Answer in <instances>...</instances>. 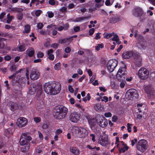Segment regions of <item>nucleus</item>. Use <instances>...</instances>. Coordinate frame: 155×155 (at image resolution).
<instances>
[{
    "instance_id": "12",
    "label": "nucleus",
    "mask_w": 155,
    "mask_h": 155,
    "mask_svg": "<svg viewBox=\"0 0 155 155\" xmlns=\"http://www.w3.org/2000/svg\"><path fill=\"white\" fill-rule=\"evenodd\" d=\"M27 119L24 117H20L18 119L16 122V124L20 128L25 126L28 124Z\"/></svg>"
},
{
    "instance_id": "30",
    "label": "nucleus",
    "mask_w": 155,
    "mask_h": 155,
    "mask_svg": "<svg viewBox=\"0 0 155 155\" xmlns=\"http://www.w3.org/2000/svg\"><path fill=\"white\" fill-rule=\"evenodd\" d=\"M30 145L29 144H27L25 146L24 148L21 149V150L23 152H28L30 149Z\"/></svg>"
},
{
    "instance_id": "14",
    "label": "nucleus",
    "mask_w": 155,
    "mask_h": 155,
    "mask_svg": "<svg viewBox=\"0 0 155 155\" xmlns=\"http://www.w3.org/2000/svg\"><path fill=\"white\" fill-rule=\"evenodd\" d=\"M133 15L135 17H138L142 15L143 14L142 9L139 8L137 7L132 10Z\"/></svg>"
},
{
    "instance_id": "13",
    "label": "nucleus",
    "mask_w": 155,
    "mask_h": 155,
    "mask_svg": "<svg viewBox=\"0 0 155 155\" xmlns=\"http://www.w3.org/2000/svg\"><path fill=\"white\" fill-rule=\"evenodd\" d=\"M37 91L39 92L40 93L42 91L41 86L40 85H36L35 84H31L29 88V92L30 94H32L37 91Z\"/></svg>"
},
{
    "instance_id": "56",
    "label": "nucleus",
    "mask_w": 155,
    "mask_h": 155,
    "mask_svg": "<svg viewBox=\"0 0 155 155\" xmlns=\"http://www.w3.org/2000/svg\"><path fill=\"white\" fill-rule=\"evenodd\" d=\"M41 11L40 10H37L35 12V14L36 16H38L40 15V14H41Z\"/></svg>"
},
{
    "instance_id": "27",
    "label": "nucleus",
    "mask_w": 155,
    "mask_h": 155,
    "mask_svg": "<svg viewBox=\"0 0 155 155\" xmlns=\"http://www.w3.org/2000/svg\"><path fill=\"white\" fill-rule=\"evenodd\" d=\"M142 42H138L137 43V47L140 50H145L146 48V47L143 44L141 43Z\"/></svg>"
},
{
    "instance_id": "63",
    "label": "nucleus",
    "mask_w": 155,
    "mask_h": 155,
    "mask_svg": "<svg viewBox=\"0 0 155 155\" xmlns=\"http://www.w3.org/2000/svg\"><path fill=\"white\" fill-rule=\"evenodd\" d=\"M58 44L57 43H55L53 44L52 45V47L54 48H58Z\"/></svg>"
},
{
    "instance_id": "17",
    "label": "nucleus",
    "mask_w": 155,
    "mask_h": 155,
    "mask_svg": "<svg viewBox=\"0 0 155 155\" xmlns=\"http://www.w3.org/2000/svg\"><path fill=\"white\" fill-rule=\"evenodd\" d=\"M133 50L124 51L122 54V58L125 59H129L132 56Z\"/></svg>"
},
{
    "instance_id": "20",
    "label": "nucleus",
    "mask_w": 155,
    "mask_h": 155,
    "mask_svg": "<svg viewBox=\"0 0 155 155\" xmlns=\"http://www.w3.org/2000/svg\"><path fill=\"white\" fill-rule=\"evenodd\" d=\"M88 17H80L76 18L75 19H71V21L74 22H81L84 20H88Z\"/></svg>"
},
{
    "instance_id": "46",
    "label": "nucleus",
    "mask_w": 155,
    "mask_h": 155,
    "mask_svg": "<svg viewBox=\"0 0 155 155\" xmlns=\"http://www.w3.org/2000/svg\"><path fill=\"white\" fill-rule=\"evenodd\" d=\"M137 138H135L134 140H131V145L132 146H133L137 143Z\"/></svg>"
},
{
    "instance_id": "40",
    "label": "nucleus",
    "mask_w": 155,
    "mask_h": 155,
    "mask_svg": "<svg viewBox=\"0 0 155 155\" xmlns=\"http://www.w3.org/2000/svg\"><path fill=\"white\" fill-rule=\"evenodd\" d=\"M17 15V17L18 20H21L23 18V14L21 12H18Z\"/></svg>"
},
{
    "instance_id": "22",
    "label": "nucleus",
    "mask_w": 155,
    "mask_h": 155,
    "mask_svg": "<svg viewBox=\"0 0 155 155\" xmlns=\"http://www.w3.org/2000/svg\"><path fill=\"white\" fill-rule=\"evenodd\" d=\"M70 151L75 155H78L80 153L79 150L76 147H71L70 148Z\"/></svg>"
},
{
    "instance_id": "32",
    "label": "nucleus",
    "mask_w": 155,
    "mask_h": 155,
    "mask_svg": "<svg viewBox=\"0 0 155 155\" xmlns=\"http://www.w3.org/2000/svg\"><path fill=\"white\" fill-rule=\"evenodd\" d=\"M11 10L15 12H20L23 11V9L20 8H12Z\"/></svg>"
},
{
    "instance_id": "41",
    "label": "nucleus",
    "mask_w": 155,
    "mask_h": 155,
    "mask_svg": "<svg viewBox=\"0 0 155 155\" xmlns=\"http://www.w3.org/2000/svg\"><path fill=\"white\" fill-rule=\"evenodd\" d=\"M47 27V28H51L52 29H55L56 28V25L53 24L48 25Z\"/></svg>"
},
{
    "instance_id": "36",
    "label": "nucleus",
    "mask_w": 155,
    "mask_h": 155,
    "mask_svg": "<svg viewBox=\"0 0 155 155\" xmlns=\"http://www.w3.org/2000/svg\"><path fill=\"white\" fill-rule=\"evenodd\" d=\"M112 81L111 79H110L111 80V82H110V84L111 85V86L113 88H115L117 86L115 82V79H114V78H113L112 79Z\"/></svg>"
},
{
    "instance_id": "61",
    "label": "nucleus",
    "mask_w": 155,
    "mask_h": 155,
    "mask_svg": "<svg viewBox=\"0 0 155 155\" xmlns=\"http://www.w3.org/2000/svg\"><path fill=\"white\" fill-rule=\"evenodd\" d=\"M48 3L49 4L52 5H54L55 4V2L54 0H49Z\"/></svg>"
},
{
    "instance_id": "37",
    "label": "nucleus",
    "mask_w": 155,
    "mask_h": 155,
    "mask_svg": "<svg viewBox=\"0 0 155 155\" xmlns=\"http://www.w3.org/2000/svg\"><path fill=\"white\" fill-rule=\"evenodd\" d=\"M25 50V46L23 45H21L19 46L18 51H23Z\"/></svg>"
},
{
    "instance_id": "33",
    "label": "nucleus",
    "mask_w": 155,
    "mask_h": 155,
    "mask_svg": "<svg viewBox=\"0 0 155 155\" xmlns=\"http://www.w3.org/2000/svg\"><path fill=\"white\" fill-rule=\"evenodd\" d=\"M104 45L103 44H98L95 47V49L97 51H99L100 48H104Z\"/></svg>"
},
{
    "instance_id": "23",
    "label": "nucleus",
    "mask_w": 155,
    "mask_h": 155,
    "mask_svg": "<svg viewBox=\"0 0 155 155\" xmlns=\"http://www.w3.org/2000/svg\"><path fill=\"white\" fill-rule=\"evenodd\" d=\"M26 53L29 57H32L35 53V50L32 48H30L27 50Z\"/></svg>"
},
{
    "instance_id": "16",
    "label": "nucleus",
    "mask_w": 155,
    "mask_h": 155,
    "mask_svg": "<svg viewBox=\"0 0 155 155\" xmlns=\"http://www.w3.org/2000/svg\"><path fill=\"white\" fill-rule=\"evenodd\" d=\"M107 135L105 134L100 136L99 143L102 146H105L107 144Z\"/></svg>"
},
{
    "instance_id": "6",
    "label": "nucleus",
    "mask_w": 155,
    "mask_h": 155,
    "mask_svg": "<svg viewBox=\"0 0 155 155\" xmlns=\"http://www.w3.org/2000/svg\"><path fill=\"white\" fill-rule=\"evenodd\" d=\"M148 146L147 141L144 139H141L137 142L136 148L138 150L143 153L147 149Z\"/></svg>"
},
{
    "instance_id": "31",
    "label": "nucleus",
    "mask_w": 155,
    "mask_h": 155,
    "mask_svg": "<svg viewBox=\"0 0 155 155\" xmlns=\"http://www.w3.org/2000/svg\"><path fill=\"white\" fill-rule=\"evenodd\" d=\"M144 91L147 94H150L151 92V87L149 86H146L144 88Z\"/></svg>"
},
{
    "instance_id": "24",
    "label": "nucleus",
    "mask_w": 155,
    "mask_h": 155,
    "mask_svg": "<svg viewBox=\"0 0 155 155\" xmlns=\"http://www.w3.org/2000/svg\"><path fill=\"white\" fill-rule=\"evenodd\" d=\"M94 109L97 111H100L104 109V107L99 104H96L94 107Z\"/></svg>"
},
{
    "instance_id": "21",
    "label": "nucleus",
    "mask_w": 155,
    "mask_h": 155,
    "mask_svg": "<svg viewBox=\"0 0 155 155\" xmlns=\"http://www.w3.org/2000/svg\"><path fill=\"white\" fill-rule=\"evenodd\" d=\"M109 21L110 23L114 24L119 21V19L116 16L113 15L110 17Z\"/></svg>"
},
{
    "instance_id": "43",
    "label": "nucleus",
    "mask_w": 155,
    "mask_h": 155,
    "mask_svg": "<svg viewBox=\"0 0 155 155\" xmlns=\"http://www.w3.org/2000/svg\"><path fill=\"white\" fill-rule=\"evenodd\" d=\"M42 149L41 147H38L37 149L36 150L35 153L37 154L40 153L41 152Z\"/></svg>"
},
{
    "instance_id": "15",
    "label": "nucleus",
    "mask_w": 155,
    "mask_h": 155,
    "mask_svg": "<svg viewBox=\"0 0 155 155\" xmlns=\"http://www.w3.org/2000/svg\"><path fill=\"white\" fill-rule=\"evenodd\" d=\"M73 39H72V38H65L59 39L58 42L59 43L64 45H68L71 43Z\"/></svg>"
},
{
    "instance_id": "54",
    "label": "nucleus",
    "mask_w": 155,
    "mask_h": 155,
    "mask_svg": "<svg viewBox=\"0 0 155 155\" xmlns=\"http://www.w3.org/2000/svg\"><path fill=\"white\" fill-rule=\"evenodd\" d=\"M100 33H98L96 34V35L94 38L96 40H98L101 38V36L100 35Z\"/></svg>"
},
{
    "instance_id": "49",
    "label": "nucleus",
    "mask_w": 155,
    "mask_h": 155,
    "mask_svg": "<svg viewBox=\"0 0 155 155\" xmlns=\"http://www.w3.org/2000/svg\"><path fill=\"white\" fill-rule=\"evenodd\" d=\"M47 14H48V17L50 18H51L54 16V13L51 12H47Z\"/></svg>"
},
{
    "instance_id": "39",
    "label": "nucleus",
    "mask_w": 155,
    "mask_h": 155,
    "mask_svg": "<svg viewBox=\"0 0 155 155\" xmlns=\"http://www.w3.org/2000/svg\"><path fill=\"white\" fill-rule=\"evenodd\" d=\"M54 68L55 69L57 70H58L61 68V64L60 63H58L56 64L54 66Z\"/></svg>"
},
{
    "instance_id": "28",
    "label": "nucleus",
    "mask_w": 155,
    "mask_h": 155,
    "mask_svg": "<svg viewBox=\"0 0 155 155\" xmlns=\"http://www.w3.org/2000/svg\"><path fill=\"white\" fill-rule=\"evenodd\" d=\"M30 31V26L28 25H26L24 27V30L23 31L24 33H28Z\"/></svg>"
},
{
    "instance_id": "38",
    "label": "nucleus",
    "mask_w": 155,
    "mask_h": 155,
    "mask_svg": "<svg viewBox=\"0 0 155 155\" xmlns=\"http://www.w3.org/2000/svg\"><path fill=\"white\" fill-rule=\"evenodd\" d=\"M119 38L118 36L117 35H115L112 38V40L113 41H116V43L119 42Z\"/></svg>"
},
{
    "instance_id": "59",
    "label": "nucleus",
    "mask_w": 155,
    "mask_h": 155,
    "mask_svg": "<svg viewBox=\"0 0 155 155\" xmlns=\"http://www.w3.org/2000/svg\"><path fill=\"white\" fill-rule=\"evenodd\" d=\"M62 132V130L61 129H58L55 131V133L57 135L60 134Z\"/></svg>"
},
{
    "instance_id": "7",
    "label": "nucleus",
    "mask_w": 155,
    "mask_h": 155,
    "mask_svg": "<svg viewBox=\"0 0 155 155\" xmlns=\"http://www.w3.org/2000/svg\"><path fill=\"white\" fill-rule=\"evenodd\" d=\"M126 97L128 100H135L138 97V94L137 90L134 89H131L126 92Z\"/></svg>"
},
{
    "instance_id": "5",
    "label": "nucleus",
    "mask_w": 155,
    "mask_h": 155,
    "mask_svg": "<svg viewBox=\"0 0 155 155\" xmlns=\"http://www.w3.org/2000/svg\"><path fill=\"white\" fill-rule=\"evenodd\" d=\"M67 111V108L64 106H56L54 112V117L57 119H62L66 116Z\"/></svg>"
},
{
    "instance_id": "8",
    "label": "nucleus",
    "mask_w": 155,
    "mask_h": 155,
    "mask_svg": "<svg viewBox=\"0 0 155 155\" xmlns=\"http://www.w3.org/2000/svg\"><path fill=\"white\" fill-rule=\"evenodd\" d=\"M132 53V56L134 59V63L137 67H140L142 65V59L140 54L139 52L134 51Z\"/></svg>"
},
{
    "instance_id": "34",
    "label": "nucleus",
    "mask_w": 155,
    "mask_h": 155,
    "mask_svg": "<svg viewBox=\"0 0 155 155\" xmlns=\"http://www.w3.org/2000/svg\"><path fill=\"white\" fill-rule=\"evenodd\" d=\"M7 23L9 24L12 20L13 17L12 16H11L10 14L9 13L7 15Z\"/></svg>"
},
{
    "instance_id": "19",
    "label": "nucleus",
    "mask_w": 155,
    "mask_h": 155,
    "mask_svg": "<svg viewBox=\"0 0 155 155\" xmlns=\"http://www.w3.org/2000/svg\"><path fill=\"white\" fill-rule=\"evenodd\" d=\"M138 31H136L135 32L134 37L136 38L138 42H143L144 39L142 36L137 34Z\"/></svg>"
},
{
    "instance_id": "29",
    "label": "nucleus",
    "mask_w": 155,
    "mask_h": 155,
    "mask_svg": "<svg viewBox=\"0 0 155 155\" xmlns=\"http://www.w3.org/2000/svg\"><path fill=\"white\" fill-rule=\"evenodd\" d=\"M129 148L128 146L127 145H126L125 146H124L123 148L119 149V152L120 153H124Z\"/></svg>"
},
{
    "instance_id": "11",
    "label": "nucleus",
    "mask_w": 155,
    "mask_h": 155,
    "mask_svg": "<svg viewBox=\"0 0 155 155\" xmlns=\"http://www.w3.org/2000/svg\"><path fill=\"white\" fill-rule=\"evenodd\" d=\"M80 115L77 112H74L71 113L69 117V120L74 123H77L80 119Z\"/></svg>"
},
{
    "instance_id": "9",
    "label": "nucleus",
    "mask_w": 155,
    "mask_h": 155,
    "mask_svg": "<svg viewBox=\"0 0 155 155\" xmlns=\"http://www.w3.org/2000/svg\"><path fill=\"white\" fill-rule=\"evenodd\" d=\"M118 61L115 59H110L107 62V70L110 73L114 71L118 64Z\"/></svg>"
},
{
    "instance_id": "58",
    "label": "nucleus",
    "mask_w": 155,
    "mask_h": 155,
    "mask_svg": "<svg viewBox=\"0 0 155 155\" xmlns=\"http://www.w3.org/2000/svg\"><path fill=\"white\" fill-rule=\"evenodd\" d=\"M53 51L52 49H51L48 50L47 51V54L48 56H49L50 54H53Z\"/></svg>"
},
{
    "instance_id": "2",
    "label": "nucleus",
    "mask_w": 155,
    "mask_h": 155,
    "mask_svg": "<svg viewBox=\"0 0 155 155\" xmlns=\"http://www.w3.org/2000/svg\"><path fill=\"white\" fill-rule=\"evenodd\" d=\"M91 128L92 129L98 124L101 127L104 128L106 126V119L103 116L97 115L95 117L88 115L86 117Z\"/></svg>"
},
{
    "instance_id": "50",
    "label": "nucleus",
    "mask_w": 155,
    "mask_h": 155,
    "mask_svg": "<svg viewBox=\"0 0 155 155\" xmlns=\"http://www.w3.org/2000/svg\"><path fill=\"white\" fill-rule=\"evenodd\" d=\"M34 120L35 123H38L40 121L41 119L39 117H36L34 118Z\"/></svg>"
},
{
    "instance_id": "55",
    "label": "nucleus",
    "mask_w": 155,
    "mask_h": 155,
    "mask_svg": "<svg viewBox=\"0 0 155 155\" xmlns=\"http://www.w3.org/2000/svg\"><path fill=\"white\" fill-rule=\"evenodd\" d=\"M71 51V49L69 47H67L65 49L64 51L67 53H69Z\"/></svg>"
},
{
    "instance_id": "1",
    "label": "nucleus",
    "mask_w": 155,
    "mask_h": 155,
    "mask_svg": "<svg viewBox=\"0 0 155 155\" xmlns=\"http://www.w3.org/2000/svg\"><path fill=\"white\" fill-rule=\"evenodd\" d=\"M44 88L47 94L54 95L60 92L61 85L60 83L58 82H48L45 83Z\"/></svg>"
},
{
    "instance_id": "44",
    "label": "nucleus",
    "mask_w": 155,
    "mask_h": 155,
    "mask_svg": "<svg viewBox=\"0 0 155 155\" xmlns=\"http://www.w3.org/2000/svg\"><path fill=\"white\" fill-rule=\"evenodd\" d=\"M127 131L129 132H130L131 131V127H130L131 125H132V124H130L129 123L127 124Z\"/></svg>"
},
{
    "instance_id": "47",
    "label": "nucleus",
    "mask_w": 155,
    "mask_h": 155,
    "mask_svg": "<svg viewBox=\"0 0 155 155\" xmlns=\"http://www.w3.org/2000/svg\"><path fill=\"white\" fill-rule=\"evenodd\" d=\"M67 8L65 7H61L60 9V11L61 12L64 13L65 12H66L67 11Z\"/></svg>"
},
{
    "instance_id": "51",
    "label": "nucleus",
    "mask_w": 155,
    "mask_h": 155,
    "mask_svg": "<svg viewBox=\"0 0 155 155\" xmlns=\"http://www.w3.org/2000/svg\"><path fill=\"white\" fill-rule=\"evenodd\" d=\"M95 30L94 28H92L90 29L89 31V35H92L94 33Z\"/></svg>"
},
{
    "instance_id": "45",
    "label": "nucleus",
    "mask_w": 155,
    "mask_h": 155,
    "mask_svg": "<svg viewBox=\"0 0 155 155\" xmlns=\"http://www.w3.org/2000/svg\"><path fill=\"white\" fill-rule=\"evenodd\" d=\"M37 56L38 58H42L44 56V54L41 52H38L37 54Z\"/></svg>"
},
{
    "instance_id": "60",
    "label": "nucleus",
    "mask_w": 155,
    "mask_h": 155,
    "mask_svg": "<svg viewBox=\"0 0 155 155\" xmlns=\"http://www.w3.org/2000/svg\"><path fill=\"white\" fill-rule=\"evenodd\" d=\"M100 99H101V101H104L105 103L107 102V97L104 96L103 97H100Z\"/></svg>"
},
{
    "instance_id": "18",
    "label": "nucleus",
    "mask_w": 155,
    "mask_h": 155,
    "mask_svg": "<svg viewBox=\"0 0 155 155\" xmlns=\"http://www.w3.org/2000/svg\"><path fill=\"white\" fill-rule=\"evenodd\" d=\"M39 76V73L38 71H31L30 77L31 79L35 80L37 79Z\"/></svg>"
},
{
    "instance_id": "3",
    "label": "nucleus",
    "mask_w": 155,
    "mask_h": 155,
    "mask_svg": "<svg viewBox=\"0 0 155 155\" xmlns=\"http://www.w3.org/2000/svg\"><path fill=\"white\" fill-rule=\"evenodd\" d=\"M126 65H124V67H120L119 68L116 75L117 79L120 82V86L121 88H123L124 87L126 83V82L124 80L127 77V73L126 70Z\"/></svg>"
},
{
    "instance_id": "64",
    "label": "nucleus",
    "mask_w": 155,
    "mask_h": 155,
    "mask_svg": "<svg viewBox=\"0 0 155 155\" xmlns=\"http://www.w3.org/2000/svg\"><path fill=\"white\" fill-rule=\"evenodd\" d=\"M77 72L80 75H81L83 74V71L80 69H78L77 71Z\"/></svg>"
},
{
    "instance_id": "48",
    "label": "nucleus",
    "mask_w": 155,
    "mask_h": 155,
    "mask_svg": "<svg viewBox=\"0 0 155 155\" xmlns=\"http://www.w3.org/2000/svg\"><path fill=\"white\" fill-rule=\"evenodd\" d=\"M68 89L69 91L71 93H73L74 92V90L72 87L71 85H69L68 86Z\"/></svg>"
},
{
    "instance_id": "42",
    "label": "nucleus",
    "mask_w": 155,
    "mask_h": 155,
    "mask_svg": "<svg viewBox=\"0 0 155 155\" xmlns=\"http://www.w3.org/2000/svg\"><path fill=\"white\" fill-rule=\"evenodd\" d=\"M6 14L5 12H3L0 14V20L1 21H3V19L4 18V17Z\"/></svg>"
},
{
    "instance_id": "52",
    "label": "nucleus",
    "mask_w": 155,
    "mask_h": 155,
    "mask_svg": "<svg viewBox=\"0 0 155 155\" xmlns=\"http://www.w3.org/2000/svg\"><path fill=\"white\" fill-rule=\"evenodd\" d=\"M37 26L38 28L41 29L43 27V25L42 23H39L37 24Z\"/></svg>"
},
{
    "instance_id": "10",
    "label": "nucleus",
    "mask_w": 155,
    "mask_h": 155,
    "mask_svg": "<svg viewBox=\"0 0 155 155\" xmlns=\"http://www.w3.org/2000/svg\"><path fill=\"white\" fill-rule=\"evenodd\" d=\"M138 75L141 79H146L149 77V72L147 69L142 68L139 70Z\"/></svg>"
},
{
    "instance_id": "57",
    "label": "nucleus",
    "mask_w": 155,
    "mask_h": 155,
    "mask_svg": "<svg viewBox=\"0 0 155 155\" xmlns=\"http://www.w3.org/2000/svg\"><path fill=\"white\" fill-rule=\"evenodd\" d=\"M80 30V28L79 26H77L75 27L74 28V30L75 32H78Z\"/></svg>"
},
{
    "instance_id": "62",
    "label": "nucleus",
    "mask_w": 155,
    "mask_h": 155,
    "mask_svg": "<svg viewBox=\"0 0 155 155\" xmlns=\"http://www.w3.org/2000/svg\"><path fill=\"white\" fill-rule=\"evenodd\" d=\"M117 119V116H114L112 118V121L113 122H115L116 121Z\"/></svg>"
},
{
    "instance_id": "35",
    "label": "nucleus",
    "mask_w": 155,
    "mask_h": 155,
    "mask_svg": "<svg viewBox=\"0 0 155 155\" xmlns=\"http://www.w3.org/2000/svg\"><path fill=\"white\" fill-rule=\"evenodd\" d=\"M20 143L21 146H24L26 144L27 141L24 138H21V136L20 138Z\"/></svg>"
},
{
    "instance_id": "26",
    "label": "nucleus",
    "mask_w": 155,
    "mask_h": 155,
    "mask_svg": "<svg viewBox=\"0 0 155 155\" xmlns=\"http://www.w3.org/2000/svg\"><path fill=\"white\" fill-rule=\"evenodd\" d=\"M10 108L12 110L14 111L18 108V106L16 103L12 102L11 103Z\"/></svg>"
},
{
    "instance_id": "53",
    "label": "nucleus",
    "mask_w": 155,
    "mask_h": 155,
    "mask_svg": "<svg viewBox=\"0 0 155 155\" xmlns=\"http://www.w3.org/2000/svg\"><path fill=\"white\" fill-rule=\"evenodd\" d=\"M143 117L142 115L140 113L137 114V119L140 120L142 119Z\"/></svg>"
},
{
    "instance_id": "4",
    "label": "nucleus",
    "mask_w": 155,
    "mask_h": 155,
    "mask_svg": "<svg viewBox=\"0 0 155 155\" xmlns=\"http://www.w3.org/2000/svg\"><path fill=\"white\" fill-rule=\"evenodd\" d=\"M72 135L75 137L85 138L88 135V132L86 128L78 127H74L71 130Z\"/></svg>"
},
{
    "instance_id": "25",
    "label": "nucleus",
    "mask_w": 155,
    "mask_h": 155,
    "mask_svg": "<svg viewBox=\"0 0 155 155\" xmlns=\"http://www.w3.org/2000/svg\"><path fill=\"white\" fill-rule=\"evenodd\" d=\"M21 138H24L25 140H31V138L29 136L28 133H23L21 135Z\"/></svg>"
}]
</instances>
